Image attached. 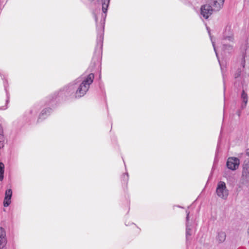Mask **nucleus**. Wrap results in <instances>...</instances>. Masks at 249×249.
I'll use <instances>...</instances> for the list:
<instances>
[{
  "label": "nucleus",
  "instance_id": "nucleus-12",
  "mask_svg": "<svg viewBox=\"0 0 249 249\" xmlns=\"http://www.w3.org/2000/svg\"><path fill=\"white\" fill-rule=\"evenodd\" d=\"M249 176V160H245L243 165L242 177L246 178Z\"/></svg>",
  "mask_w": 249,
  "mask_h": 249
},
{
  "label": "nucleus",
  "instance_id": "nucleus-14",
  "mask_svg": "<svg viewBox=\"0 0 249 249\" xmlns=\"http://www.w3.org/2000/svg\"><path fill=\"white\" fill-rule=\"evenodd\" d=\"M241 98L242 99L243 103L241 106V107L242 109H244L246 107L248 101V94L245 92L244 90H243L242 91Z\"/></svg>",
  "mask_w": 249,
  "mask_h": 249
},
{
  "label": "nucleus",
  "instance_id": "nucleus-19",
  "mask_svg": "<svg viewBox=\"0 0 249 249\" xmlns=\"http://www.w3.org/2000/svg\"><path fill=\"white\" fill-rule=\"evenodd\" d=\"M223 39L228 40L230 41L233 42L234 40L233 36L232 34L230 36H227L225 34H224L223 35Z\"/></svg>",
  "mask_w": 249,
  "mask_h": 249
},
{
  "label": "nucleus",
  "instance_id": "nucleus-3",
  "mask_svg": "<svg viewBox=\"0 0 249 249\" xmlns=\"http://www.w3.org/2000/svg\"><path fill=\"white\" fill-rule=\"evenodd\" d=\"M216 193L218 197L226 199L229 195L228 190L227 189L226 183L223 181H219L216 189Z\"/></svg>",
  "mask_w": 249,
  "mask_h": 249
},
{
  "label": "nucleus",
  "instance_id": "nucleus-22",
  "mask_svg": "<svg viewBox=\"0 0 249 249\" xmlns=\"http://www.w3.org/2000/svg\"><path fill=\"white\" fill-rule=\"evenodd\" d=\"M237 114L239 117H240L241 114V111L240 110H238L237 111Z\"/></svg>",
  "mask_w": 249,
  "mask_h": 249
},
{
  "label": "nucleus",
  "instance_id": "nucleus-24",
  "mask_svg": "<svg viewBox=\"0 0 249 249\" xmlns=\"http://www.w3.org/2000/svg\"><path fill=\"white\" fill-rule=\"evenodd\" d=\"M246 154L249 156V149H247V152H246Z\"/></svg>",
  "mask_w": 249,
  "mask_h": 249
},
{
  "label": "nucleus",
  "instance_id": "nucleus-15",
  "mask_svg": "<svg viewBox=\"0 0 249 249\" xmlns=\"http://www.w3.org/2000/svg\"><path fill=\"white\" fill-rule=\"evenodd\" d=\"M226 238V233L222 231H220L217 232V235L216 236V240L219 243L223 242Z\"/></svg>",
  "mask_w": 249,
  "mask_h": 249
},
{
  "label": "nucleus",
  "instance_id": "nucleus-18",
  "mask_svg": "<svg viewBox=\"0 0 249 249\" xmlns=\"http://www.w3.org/2000/svg\"><path fill=\"white\" fill-rule=\"evenodd\" d=\"M129 179V175L128 173H124L121 177V180L124 183L127 184Z\"/></svg>",
  "mask_w": 249,
  "mask_h": 249
},
{
  "label": "nucleus",
  "instance_id": "nucleus-4",
  "mask_svg": "<svg viewBox=\"0 0 249 249\" xmlns=\"http://www.w3.org/2000/svg\"><path fill=\"white\" fill-rule=\"evenodd\" d=\"M213 12L210 4H203L200 7V18H203L207 19L213 14Z\"/></svg>",
  "mask_w": 249,
  "mask_h": 249
},
{
  "label": "nucleus",
  "instance_id": "nucleus-23",
  "mask_svg": "<svg viewBox=\"0 0 249 249\" xmlns=\"http://www.w3.org/2000/svg\"><path fill=\"white\" fill-rule=\"evenodd\" d=\"M241 72V71H240L239 72H238L237 74H236V77H237L238 76H239L240 75V73Z\"/></svg>",
  "mask_w": 249,
  "mask_h": 249
},
{
  "label": "nucleus",
  "instance_id": "nucleus-11",
  "mask_svg": "<svg viewBox=\"0 0 249 249\" xmlns=\"http://www.w3.org/2000/svg\"><path fill=\"white\" fill-rule=\"evenodd\" d=\"M0 76L1 77V79L3 80V86H4V90L5 91L6 95V104H8L9 103V98H10V94L8 91V81L4 75H2L0 73Z\"/></svg>",
  "mask_w": 249,
  "mask_h": 249
},
{
  "label": "nucleus",
  "instance_id": "nucleus-26",
  "mask_svg": "<svg viewBox=\"0 0 249 249\" xmlns=\"http://www.w3.org/2000/svg\"><path fill=\"white\" fill-rule=\"evenodd\" d=\"M89 1H90V2H92L93 1H94V0H88Z\"/></svg>",
  "mask_w": 249,
  "mask_h": 249
},
{
  "label": "nucleus",
  "instance_id": "nucleus-6",
  "mask_svg": "<svg viewBox=\"0 0 249 249\" xmlns=\"http://www.w3.org/2000/svg\"><path fill=\"white\" fill-rule=\"evenodd\" d=\"M187 215H186V239L187 244L189 240H191V236L193 234V230H192V226L189 224V213L190 212L188 211H186Z\"/></svg>",
  "mask_w": 249,
  "mask_h": 249
},
{
  "label": "nucleus",
  "instance_id": "nucleus-21",
  "mask_svg": "<svg viewBox=\"0 0 249 249\" xmlns=\"http://www.w3.org/2000/svg\"><path fill=\"white\" fill-rule=\"evenodd\" d=\"M212 44H213V47L214 51L215 53L216 54V56H217V57L218 58V60L219 62V58H218L217 53V51H216V48H215V47L214 43L212 40Z\"/></svg>",
  "mask_w": 249,
  "mask_h": 249
},
{
  "label": "nucleus",
  "instance_id": "nucleus-2",
  "mask_svg": "<svg viewBox=\"0 0 249 249\" xmlns=\"http://www.w3.org/2000/svg\"><path fill=\"white\" fill-rule=\"evenodd\" d=\"M109 3L110 0H101L103 13L102 14L101 18L99 24L97 23V15L95 13H93L94 19L96 22L97 32V44L95 48L94 55L93 57L94 61L99 62L101 60L100 55L102 52L105 19Z\"/></svg>",
  "mask_w": 249,
  "mask_h": 249
},
{
  "label": "nucleus",
  "instance_id": "nucleus-10",
  "mask_svg": "<svg viewBox=\"0 0 249 249\" xmlns=\"http://www.w3.org/2000/svg\"><path fill=\"white\" fill-rule=\"evenodd\" d=\"M241 61V62L249 61V47L246 46L242 48Z\"/></svg>",
  "mask_w": 249,
  "mask_h": 249
},
{
  "label": "nucleus",
  "instance_id": "nucleus-28",
  "mask_svg": "<svg viewBox=\"0 0 249 249\" xmlns=\"http://www.w3.org/2000/svg\"><path fill=\"white\" fill-rule=\"evenodd\" d=\"M7 107H5V108H3V109H6Z\"/></svg>",
  "mask_w": 249,
  "mask_h": 249
},
{
  "label": "nucleus",
  "instance_id": "nucleus-20",
  "mask_svg": "<svg viewBox=\"0 0 249 249\" xmlns=\"http://www.w3.org/2000/svg\"><path fill=\"white\" fill-rule=\"evenodd\" d=\"M37 113V108L36 107H34L30 110V113L33 115H36Z\"/></svg>",
  "mask_w": 249,
  "mask_h": 249
},
{
  "label": "nucleus",
  "instance_id": "nucleus-13",
  "mask_svg": "<svg viewBox=\"0 0 249 249\" xmlns=\"http://www.w3.org/2000/svg\"><path fill=\"white\" fill-rule=\"evenodd\" d=\"M222 51L224 54L231 53L233 52V47L230 44H223L222 47Z\"/></svg>",
  "mask_w": 249,
  "mask_h": 249
},
{
  "label": "nucleus",
  "instance_id": "nucleus-9",
  "mask_svg": "<svg viewBox=\"0 0 249 249\" xmlns=\"http://www.w3.org/2000/svg\"><path fill=\"white\" fill-rule=\"evenodd\" d=\"M12 196V190L11 189H7L5 191V196L3 201V206L7 207L10 205L11 203V197Z\"/></svg>",
  "mask_w": 249,
  "mask_h": 249
},
{
  "label": "nucleus",
  "instance_id": "nucleus-27",
  "mask_svg": "<svg viewBox=\"0 0 249 249\" xmlns=\"http://www.w3.org/2000/svg\"><path fill=\"white\" fill-rule=\"evenodd\" d=\"M209 35H210V36H211V35H210V31H209ZM210 37H211V36H210Z\"/></svg>",
  "mask_w": 249,
  "mask_h": 249
},
{
  "label": "nucleus",
  "instance_id": "nucleus-16",
  "mask_svg": "<svg viewBox=\"0 0 249 249\" xmlns=\"http://www.w3.org/2000/svg\"><path fill=\"white\" fill-rule=\"evenodd\" d=\"M227 63H219L220 67L221 70V72H222V74L223 75L224 91H225L226 88H225V79H224V73L225 71H226V69L227 68Z\"/></svg>",
  "mask_w": 249,
  "mask_h": 249
},
{
  "label": "nucleus",
  "instance_id": "nucleus-8",
  "mask_svg": "<svg viewBox=\"0 0 249 249\" xmlns=\"http://www.w3.org/2000/svg\"><path fill=\"white\" fill-rule=\"evenodd\" d=\"M7 242L6 231L2 227H0V249H3Z\"/></svg>",
  "mask_w": 249,
  "mask_h": 249
},
{
  "label": "nucleus",
  "instance_id": "nucleus-25",
  "mask_svg": "<svg viewBox=\"0 0 249 249\" xmlns=\"http://www.w3.org/2000/svg\"><path fill=\"white\" fill-rule=\"evenodd\" d=\"M245 63H242V67H243V68L245 67Z\"/></svg>",
  "mask_w": 249,
  "mask_h": 249
},
{
  "label": "nucleus",
  "instance_id": "nucleus-1",
  "mask_svg": "<svg viewBox=\"0 0 249 249\" xmlns=\"http://www.w3.org/2000/svg\"><path fill=\"white\" fill-rule=\"evenodd\" d=\"M94 75L90 73L86 76H81L64 86L53 93L47 97L44 108L39 113L37 121L46 119L52 112L58 102L83 97L93 83Z\"/></svg>",
  "mask_w": 249,
  "mask_h": 249
},
{
  "label": "nucleus",
  "instance_id": "nucleus-7",
  "mask_svg": "<svg viewBox=\"0 0 249 249\" xmlns=\"http://www.w3.org/2000/svg\"><path fill=\"white\" fill-rule=\"evenodd\" d=\"M225 0H211L209 3L212 7L213 11H219L223 7Z\"/></svg>",
  "mask_w": 249,
  "mask_h": 249
},
{
  "label": "nucleus",
  "instance_id": "nucleus-17",
  "mask_svg": "<svg viewBox=\"0 0 249 249\" xmlns=\"http://www.w3.org/2000/svg\"><path fill=\"white\" fill-rule=\"evenodd\" d=\"M4 165L0 162V181H2L4 178Z\"/></svg>",
  "mask_w": 249,
  "mask_h": 249
},
{
  "label": "nucleus",
  "instance_id": "nucleus-5",
  "mask_svg": "<svg viewBox=\"0 0 249 249\" xmlns=\"http://www.w3.org/2000/svg\"><path fill=\"white\" fill-rule=\"evenodd\" d=\"M239 164L240 160L236 157H229L226 162L227 168L232 171H234L238 169Z\"/></svg>",
  "mask_w": 249,
  "mask_h": 249
}]
</instances>
